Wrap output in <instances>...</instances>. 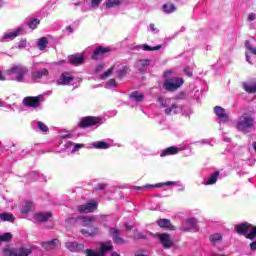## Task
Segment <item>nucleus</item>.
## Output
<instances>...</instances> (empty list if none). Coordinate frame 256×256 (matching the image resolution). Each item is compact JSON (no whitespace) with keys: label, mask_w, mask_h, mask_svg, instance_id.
<instances>
[{"label":"nucleus","mask_w":256,"mask_h":256,"mask_svg":"<svg viewBox=\"0 0 256 256\" xmlns=\"http://www.w3.org/2000/svg\"><path fill=\"white\" fill-rule=\"evenodd\" d=\"M196 228H197V220L195 218L186 219V221L183 223L181 227L182 231H186V232Z\"/></svg>","instance_id":"6ab92c4d"},{"label":"nucleus","mask_w":256,"mask_h":256,"mask_svg":"<svg viewBox=\"0 0 256 256\" xmlns=\"http://www.w3.org/2000/svg\"><path fill=\"white\" fill-rule=\"evenodd\" d=\"M108 83L109 85H113V86L116 85L115 79H110Z\"/></svg>","instance_id":"bf43d9fd"},{"label":"nucleus","mask_w":256,"mask_h":256,"mask_svg":"<svg viewBox=\"0 0 256 256\" xmlns=\"http://www.w3.org/2000/svg\"><path fill=\"white\" fill-rule=\"evenodd\" d=\"M166 115H177V104H172L171 107L165 109Z\"/></svg>","instance_id":"58836bf2"},{"label":"nucleus","mask_w":256,"mask_h":256,"mask_svg":"<svg viewBox=\"0 0 256 256\" xmlns=\"http://www.w3.org/2000/svg\"><path fill=\"white\" fill-rule=\"evenodd\" d=\"M103 0H91L92 7H99Z\"/></svg>","instance_id":"3c124183"},{"label":"nucleus","mask_w":256,"mask_h":256,"mask_svg":"<svg viewBox=\"0 0 256 256\" xmlns=\"http://www.w3.org/2000/svg\"><path fill=\"white\" fill-rule=\"evenodd\" d=\"M25 107H32L33 109H37L41 105V99L39 96H27L22 101Z\"/></svg>","instance_id":"9d476101"},{"label":"nucleus","mask_w":256,"mask_h":256,"mask_svg":"<svg viewBox=\"0 0 256 256\" xmlns=\"http://www.w3.org/2000/svg\"><path fill=\"white\" fill-rule=\"evenodd\" d=\"M111 256H121L119 253H117V252H113L112 254H111Z\"/></svg>","instance_id":"0e129e2a"},{"label":"nucleus","mask_w":256,"mask_h":256,"mask_svg":"<svg viewBox=\"0 0 256 256\" xmlns=\"http://www.w3.org/2000/svg\"><path fill=\"white\" fill-rule=\"evenodd\" d=\"M84 255H86V256H102V254H100V252H96L93 249L84 250Z\"/></svg>","instance_id":"a18cd8bd"},{"label":"nucleus","mask_w":256,"mask_h":256,"mask_svg":"<svg viewBox=\"0 0 256 256\" xmlns=\"http://www.w3.org/2000/svg\"><path fill=\"white\" fill-rule=\"evenodd\" d=\"M97 207H99L97 200H91L86 204L79 205L77 211L79 213H94V211H97Z\"/></svg>","instance_id":"0eeeda50"},{"label":"nucleus","mask_w":256,"mask_h":256,"mask_svg":"<svg viewBox=\"0 0 256 256\" xmlns=\"http://www.w3.org/2000/svg\"><path fill=\"white\" fill-rule=\"evenodd\" d=\"M156 237L159 239L163 249H171L173 247V239L167 233H157Z\"/></svg>","instance_id":"6e6552de"},{"label":"nucleus","mask_w":256,"mask_h":256,"mask_svg":"<svg viewBox=\"0 0 256 256\" xmlns=\"http://www.w3.org/2000/svg\"><path fill=\"white\" fill-rule=\"evenodd\" d=\"M217 179H219V171L212 173L208 180L205 182V185H215V183H217Z\"/></svg>","instance_id":"c756f323"},{"label":"nucleus","mask_w":256,"mask_h":256,"mask_svg":"<svg viewBox=\"0 0 256 256\" xmlns=\"http://www.w3.org/2000/svg\"><path fill=\"white\" fill-rule=\"evenodd\" d=\"M255 18H256L255 13H250V14L248 15V21H255Z\"/></svg>","instance_id":"5fc2aeb1"},{"label":"nucleus","mask_w":256,"mask_h":256,"mask_svg":"<svg viewBox=\"0 0 256 256\" xmlns=\"http://www.w3.org/2000/svg\"><path fill=\"white\" fill-rule=\"evenodd\" d=\"M157 224L161 229H166L167 231H175V226L171 224V220L169 219H160L157 221Z\"/></svg>","instance_id":"aec40b11"},{"label":"nucleus","mask_w":256,"mask_h":256,"mask_svg":"<svg viewBox=\"0 0 256 256\" xmlns=\"http://www.w3.org/2000/svg\"><path fill=\"white\" fill-rule=\"evenodd\" d=\"M164 185L169 187L171 185H175V182L167 181V182H164V183H158L156 185L134 186L133 189L135 191H144L145 189H155V187H164Z\"/></svg>","instance_id":"2eb2a0df"},{"label":"nucleus","mask_w":256,"mask_h":256,"mask_svg":"<svg viewBox=\"0 0 256 256\" xmlns=\"http://www.w3.org/2000/svg\"><path fill=\"white\" fill-rule=\"evenodd\" d=\"M106 251H113V245L102 244L100 246V251H98L102 256H105Z\"/></svg>","instance_id":"e433bc0d"},{"label":"nucleus","mask_w":256,"mask_h":256,"mask_svg":"<svg viewBox=\"0 0 256 256\" xmlns=\"http://www.w3.org/2000/svg\"><path fill=\"white\" fill-rule=\"evenodd\" d=\"M33 211V202L29 200L24 201V205L22 206L20 213L22 215H27L28 213H31Z\"/></svg>","instance_id":"b1692460"},{"label":"nucleus","mask_w":256,"mask_h":256,"mask_svg":"<svg viewBox=\"0 0 256 256\" xmlns=\"http://www.w3.org/2000/svg\"><path fill=\"white\" fill-rule=\"evenodd\" d=\"M47 75H49V70L44 68L42 70L32 72V79H43V77H47Z\"/></svg>","instance_id":"a878e982"},{"label":"nucleus","mask_w":256,"mask_h":256,"mask_svg":"<svg viewBox=\"0 0 256 256\" xmlns=\"http://www.w3.org/2000/svg\"><path fill=\"white\" fill-rule=\"evenodd\" d=\"M48 44L49 40H47V37H41L37 42V47L40 51H45V49H47Z\"/></svg>","instance_id":"cd10ccee"},{"label":"nucleus","mask_w":256,"mask_h":256,"mask_svg":"<svg viewBox=\"0 0 256 256\" xmlns=\"http://www.w3.org/2000/svg\"><path fill=\"white\" fill-rule=\"evenodd\" d=\"M115 70V66L110 67L106 72H104L100 79H107V77L111 76L113 74V71Z\"/></svg>","instance_id":"c03bdc74"},{"label":"nucleus","mask_w":256,"mask_h":256,"mask_svg":"<svg viewBox=\"0 0 256 256\" xmlns=\"http://www.w3.org/2000/svg\"><path fill=\"white\" fill-rule=\"evenodd\" d=\"M245 47L252 55H256V48L251 45L249 40L245 41Z\"/></svg>","instance_id":"a19ab883"},{"label":"nucleus","mask_w":256,"mask_h":256,"mask_svg":"<svg viewBox=\"0 0 256 256\" xmlns=\"http://www.w3.org/2000/svg\"><path fill=\"white\" fill-rule=\"evenodd\" d=\"M223 239V236L219 233L210 236L211 243H217Z\"/></svg>","instance_id":"79ce46f5"},{"label":"nucleus","mask_w":256,"mask_h":256,"mask_svg":"<svg viewBox=\"0 0 256 256\" xmlns=\"http://www.w3.org/2000/svg\"><path fill=\"white\" fill-rule=\"evenodd\" d=\"M66 31H69V33H73V28H72L71 26H68V27L66 28Z\"/></svg>","instance_id":"052dcab7"},{"label":"nucleus","mask_w":256,"mask_h":256,"mask_svg":"<svg viewBox=\"0 0 256 256\" xmlns=\"http://www.w3.org/2000/svg\"><path fill=\"white\" fill-rule=\"evenodd\" d=\"M51 217H53V213L51 212H40L35 214L34 219L38 223H47V221H49Z\"/></svg>","instance_id":"a211bd4d"},{"label":"nucleus","mask_w":256,"mask_h":256,"mask_svg":"<svg viewBox=\"0 0 256 256\" xmlns=\"http://www.w3.org/2000/svg\"><path fill=\"white\" fill-rule=\"evenodd\" d=\"M29 73V69L27 67L22 66V65H17L8 70V75H17L16 76V81H23L25 75Z\"/></svg>","instance_id":"423d86ee"},{"label":"nucleus","mask_w":256,"mask_h":256,"mask_svg":"<svg viewBox=\"0 0 256 256\" xmlns=\"http://www.w3.org/2000/svg\"><path fill=\"white\" fill-rule=\"evenodd\" d=\"M92 147H94V149H109L110 146L107 142L98 141V142H94L92 144Z\"/></svg>","instance_id":"473e14b6"},{"label":"nucleus","mask_w":256,"mask_h":256,"mask_svg":"<svg viewBox=\"0 0 256 256\" xmlns=\"http://www.w3.org/2000/svg\"><path fill=\"white\" fill-rule=\"evenodd\" d=\"M171 73H173V72H171V70L165 71V72H164V77H165V79H170L169 77H171Z\"/></svg>","instance_id":"6e6d98bb"},{"label":"nucleus","mask_w":256,"mask_h":256,"mask_svg":"<svg viewBox=\"0 0 256 256\" xmlns=\"http://www.w3.org/2000/svg\"><path fill=\"white\" fill-rule=\"evenodd\" d=\"M68 59L71 65H83V63H85V56L83 55V53L70 55Z\"/></svg>","instance_id":"dca6fc26"},{"label":"nucleus","mask_w":256,"mask_h":256,"mask_svg":"<svg viewBox=\"0 0 256 256\" xmlns=\"http://www.w3.org/2000/svg\"><path fill=\"white\" fill-rule=\"evenodd\" d=\"M144 97L143 93H140L139 91H134L130 94V99H135L137 103H141Z\"/></svg>","instance_id":"2f4dec72"},{"label":"nucleus","mask_w":256,"mask_h":256,"mask_svg":"<svg viewBox=\"0 0 256 256\" xmlns=\"http://www.w3.org/2000/svg\"><path fill=\"white\" fill-rule=\"evenodd\" d=\"M246 237L250 241H254V239L256 238V226L251 227V231L249 232V234Z\"/></svg>","instance_id":"37998d69"},{"label":"nucleus","mask_w":256,"mask_h":256,"mask_svg":"<svg viewBox=\"0 0 256 256\" xmlns=\"http://www.w3.org/2000/svg\"><path fill=\"white\" fill-rule=\"evenodd\" d=\"M246 59H247V61H249V56L248 55H246ZM250 62V61H249ZM251 63V62H250Z\"/></svg>","instance_id":"338daca9"},{"label":"nucleus","mask_w":256,"mask_h":256,"mask_svg":"<svg viewBox=\"0 0 256 256\" xmlns=\"http://www.w3.org/2000/svg\"><path fill=\"white\" fill-rule=\"evenodd\" d=\"M96 221L95 216L70 217L65 220L67 227H88L90 223Z\"/></svg>","instance_id":"f257e3e1"},{"label":"nucleus","mask_w":256,"mask_h":256,"mask_svg":"<svg viewBox=\"0 0 256 256\" xmlns=\"http://www.w3.org/2000/svg\"><path fill=\"white\" fill-rule=\"evenodd\" d=\"M23 33V29L19 28L12 32L4 34V39H15V37H19Z\"/></svg>","instance_id":"c85d7f7f"},{"label":"nucleus","mask_w":256,"mask_h":256,"mask_svg":"<svg viewBox=\"0 0 256 256\" xmlns=\"http://www.w3.org/2000/svg\"><path fill=\"white\" fill-rule=\"evenodd\" d=\"M75 78L73 76H69V73L64 72L60 75L57 83L58 85H67V83H71Z\"/></svg>","instance_id":"4be33fe9"},{"label":"nucleus","mask_w":256,"mask_h":256,"mask_svg":"<svg viewBox=\"0 0 256 256\" xmlns=\"http://www.w3.org/2000/svg\"><path fill=\"white\" fill-rule=\"evenodd\" d=\"M41 23V20L34 18L32 21L28 23V27H30L32 30L37 28V25Z\"/></svg>","instance_id":"49530a36"},{"label":"nucleus","mask_w":256,"mask_h":256,"mask_svg":"<svg viewBox=\"0 0 256 256\" xmlns=\"http://www.w3.org/2000/svg\"><path fill=\"white\" fill-rule=\"evenodd\" d=\"M18 47L20 49H25V47H27V40L20 41Z\"/></svg>","instance_id":"603ef678"},{"label":"nucleus","mask_w":256,"mask_h":256,"mask_svg":"<svg viewBox=\"0 0 256 256\" xmlns=\"http://www.w3.org/2000/svg\"><path fill=\"white\" fill-rule=\"evenodd\" d=\"M121 5V0H107L106 7H119Z\"/></svg>","instance_id":"ea45409f"},{"label":"nucleus","mask_w":256,"mask_h":256,"mask_svg":"<svg viewBox=\"0 0 256 256\" xmlns=\"http://www.w3.org/2000/svg\"><path fill=\"white\" fill-rule=\"evenodd\" d=\"M243 89L244 91H246V93H249L250 95L256 93V79L252 78L247 82H244Z\"/></svg>","instance_id":"f3484780"},{"label":"nucleus","mask_w":256,"mask_h":256,"mask_svg":"<svg viewBox=\"0 0 256 256\" xmlns=\"http://www.w3.org/2000/svg\"><path fill=\"white\" fill-rule=\"evenodd\" d=\"M85 147L84 144H75L73 151H79V149H83Z\"/></svg>","instance_id":"864d4df0"},{"label":"nucleus","mask_w":256,"mask_h":256,"mask_svg":"<svg viewBox=\"0 0 256 256\" xmlns=\"http://www.w3.org/2000/svg\"><path fill=\"white\" fill-rule=\"evenodd\" d=\"M162 9L164 11V13H174V11L176 10L175 8V4L173 3H165L162 6Z\"/></svg>","instance_id":"7c9ffc66"},{"label":"nucleus","mask_w":256,"mask_h":256,"mask_svg":"<svg viewBox=\"0 0 256 256\" xmlns=\"http://www.w3.org/2000/svg\"><path fill=\"white\" fill-rule=\"evenodd\" d=\"M95 189H96V191H103L104 189H107V184H105V183L97 184Z\"/></svg>","instance_id":"09e8293b"},{"label":"nucleus","mask_w":256,"mask_h":256,"mask_svg":"<svg viewBox=\"0 0 256 256\" xmlns=\"http://www.w3.org/2000/svg\"><path fill=\"white\" fill-rule=\"evenodd\" d=\"M250 249L251 251H256V241L250 243Z\"/></svg>","instance_id":"4d7b16f0"},{"label":"nucleus","mask_w":256,"mask_h":256,"mask_svg":"<svg viewBox=\"0 0 256 256\" xmlns=\"http://www.w3.org/2000/svg\"><path fill=\"white\" fill-rule=\"evenodd\" d=\"M184 73H186L188 77H193V72H191V68L189 66L184 68Z\"/></svg>","instance_id":"8fccbe9b"},{"label":"nucleus","mask_w":256,"mask_h":256,"mask_svg":"<svg viewBox=\"0 0 256 256\" xmlns=\"http://www.w3.org/2000/svg\"><path fill=\"white\" fill-rule=\"evenodd\" d=\"M214 113L219 119H227V112H225V109L221 106H215Z\"/></svg>","instance_id":"bb28decb"},{"label":"nucleus","mask_w":256,"mask_h":256,"mask_svg":"<svg viewBox=\"0 0 256 256\" xmlns=\"http://www.w3.org/2000/svg\"><path fill=\"white\" fill-rule=\"evenodd\" d=\"M100 71H103V65H98L96 67V73H99Z\"/></svg>","instance_id":"13d9d810"},{"label":"nucleus","mask_w":256,"mask_h":256,"mask_svg":"<svg viewBox=\"0 0 256 256\" xmlns=\"http://www.w3.org/2000/svg\"><path fill=\"white\" fill-rule=\"evenodd\" d=\"M254 150L256 151V143L254 144Z\"/></svg>","instance_id":"774afa93"},{"label":"nucleus","mask_w":256,"mask_h":256,"mask_svg":"<svg viewBox=\"0 0 256 256\" xmlns=\"http://www.w3.org/2000/svg\"><path fill=\"white\" fill-rule=\"evenodd\" d=\"M128 71H129V68L127 66H123L120 70L117 71V78L123 79V77L127 75Z\"/></svg>","instance_id":"4c0bfd02"},{"label":"nucleus","mask_w":256,"mask_h":256,"mask_svg":"<svg viewBox=\"0 0 256 256\" xmlns=\"http://www.w3.org/2000/svg\"><path fill=\"white\" fill-rule=\"evenodd\" d=\"M126 229H128L129 231H131L133 229V226H127L126 225Z\"/></svg>","instance_id":"69168bd1"},{"label":"nucleus","mask_w":256,"mask_h":256,"mask_svg":"<svg viewBox=\"0 0 256 256\" xmlns=\"http://www.w3.org/2000/svg\"><path fill=\"white\" fill-rule=\"evenodd\" d=\"M80 233L84 235V237H97V234L99 233V228L93 227L89 230L87 229H81Z\"/></svg>","instance_id":"5701e85b"},{"label":"nucleus","mask_w":256,"mask_h":256,"mask_svg":"<svg viewBox=\"0 0 256 256\" xmlns=\"http://www.w3.org/2000/svg\"><path fill=\"white\" fill-rule=\"evenodd\" d=\"M109 53H111V47L99 46L94 50L92 54V59L94 61H98V59H103V57H107Z\"/></svg>","instance_id":"1a4fd4ad"},{"label":"nucleus","mask_w":256,"mask_h":256,"mask_svg":"<svg viewBox=\"0 0 256 256\" xmlns=\"http://www.w3.org/2000/svg\"><path fill=\"white\" fill-rule=\"evenodd\" d=\"M163 46L161 44L157 45V46H154V47H151L147 44H143L141 46V49H143V51H159Z\"/></svg>","instance_id":"c9c22d12"},{"label":"nucleus","mask_w":256,"mask_h":256,"mask_svg":"<svg viewBox=\"0 0 256 256\" xmlns=\"http://www.w3.org/2000/svg\"><path fill=\"white\" fill-rule=\"evenodd\" d=\"M12 239H13V234H11V232H6L0 236V243L1 242L9 243V241H11Z\"/></svg>","instance_id":"f704fd0d"},{"label":"nucleus","mask_w":256,"mask_h":256,"mask_svg":"<svg viewBox=\"0 0 256 256\" xmlns=\"http://www.w3.org/2000/svg\"><path fill=\"white\" fill-rule=\"evenodd\" d=\"M33 247L25 248L23 246L19 248H9L6 247L3 249V255L5 256H29L33 253Z\"/></svg>","instance_id":"7ed1b4c3"},{"label":"nucleus","mask_w":256,"mask_h":256,"mask_svg":"<svg viewBox=\"0 0 256 256\" xmlns=\"http://www.w3.org/2000/svg\"><path fill=\"white\" fill-rule=\"evenodd\" d=\"M255 126V119L252 118L248 113H244L239 117L238 122L236 124V129L241 131L242 133H247L248 129H251Z\"/></svg>","instance_id":"f03ea898"},{"label":"nucleus","mask_w":256,"mask_h":256,"mask_svg":"<svg viewBox=\"0 0 256 256\" xmlns=\"http://www.w3.org/2000/svg\"><path fill=\"white\" fill-rule=\"evenodd\" d=\"M109 233L116 245H125V243H127V240L121 238L120 236L121 230L117 228H110Z\"/></svg>","instance_id":"f8f14e48"},{"label":"nucleus","mask_w":256,"mask_h":256,"mask_svg":"<svg viewBox=\"0 0 256 256\" xmlns=\"http://www.w3.org/2000/svg\"><path fill=\"white\" fill-rule=\"evenodd\" d=\"M177 153H179V148L176 146H170L161 152L160 157H167V155H177Z\"/></svg>","instance_id":"393cba45"},{"label":"nucleus","mask_w":256,"mask_h":256,"mask_svg":"<svg viewBox=\"0 0 256 256\" xmlns=\"http://www.w3.org/2000/svg\"><path fill=\"white\" fill-rule=\"evenodd\" d=\"M0 81H5V76L0 72Z\"/></svg>","instance_id":"680f3d73"},{"label":"nucleus","mask_w":256,"mask_h":256,"mask_svg":"<svg viewBox=\"0 0 256 256\" xmlns=\"http://www.w3.org/2000/svg\"><path fill=\"white\" fill-rule=\"evenodd\" d=\"M253 227V224H250L249 222H244L241 224H238L235 226V231L238 233V235H244L247 239V235H249V229Z\"/></svg>","instance_id":"ddd939ff"},{"label":"nucleus","mask_w":256,"mask_h":256,"mask_svg":"<svg viewBox=\"0 0 256 256\" xmlns=\"http://www.w3.org/2000/svg\"><path fill=\"white\" fill-rule=\"evenodd\" d=\"M38 129H40V131H42V133H47V131H49V127H47V125H45V123L43 122H38Z\"/></svg>","instance_id":"de8ad7c7"},{"label":"nucleus","mask_w":256,"mask_h":256,"mask_svg":"<svg viewBox=\"0 0 256 256\" xmlns=\"http://www.w3.org/2000/svg\"><path fill=\"white\" fill-rule=\"evenodd\" d=\"M151 65V60L149 59H140L138 61V71L140 73L145 74L147 73V67H149Z\"/></svg>","instance_id":"412c9836"},{"label":"nucleus","mask_w":256,"mask_h":256,"mask_svg":"<svg viewBox=\"0 0 256 256\" xmlns=\"http://www.w3.org/2000/svg\"><path fill=\"white\" fill-rule=\"evenodd\" d=\"M65 247L71 253H81V251H83V249H85V245L83 243H78L75 241L65 242Z\"/></svg>","instance_id":"9b49d317"},{"label":"nucleus","mask_w":256,"mask_h":256,"mask_svg":"<svg viewBox=\"0 0 256 256\" xmlns=\"http://www.w3.org/2000/svg\"><path fill=\"white\" fill-rule=\"evenodd\" d=\"M60 245H61V242L57 238L48 242L41 243V247H43V249H46V251H53L55 249H59Z\"/></svg>","instance_id":"4468645a"},{"label":"nucleus","mask_w":256,"mask_h":256,"mask_svg":"<svg viewBox=\"0 0 256 256\" xmlns=\"http://www.w3.org/2000/svg\"><path fill=\"white\" fill-rule=\"evenodd\" d=\"M1 221H11L12 223L15 221V216L11 213H0Z\"/></svg>","instance_id":"72a5a7b5"},{"label":"nucleus","mask_w":256,"mask_h":256,"mask_svg":"<svg viewBox=\"0 0 256 256\" xmlns=\"http://www.w3.org/2000/svg\"><path fill=\"white\" fill-rule=\"evenodd\" d=\"M150 28H151L152 31H156L155 24H150Z\"/></svg>","instance_id":"e2e57ef3"},{"label":"nucleus","mask_w":256,"mask_h":256,"mask_svg":"<svg viewBox=\"0 0 256 256\" xmlns=\"http://www.w3.org/2000/svg\"><path fill=\"white\" fill-rule=\"evenodd\" d=\"M183 83H185V80L183 78L172 77L164 81L163 87L166 91L173 93L174 91H177V89H180Z\"/></svg>","instance_id":"20e7f679"},{"label":"nucleus","mask_w":256,"mask_h":256,"mask_svg":"<svg viewBox=\"0 0 256 256\" xmlns=\"http://www.w3.org/2000/svg\"><path fill=\"white\" fill-rule=\"evenodd\" d=\"M98 123H101V118L95 116H86L83 117L78 123V127L79 129H89V127H95V125H98Z\"/></svg>","instance_id":"39448f33"}]
</instances>
